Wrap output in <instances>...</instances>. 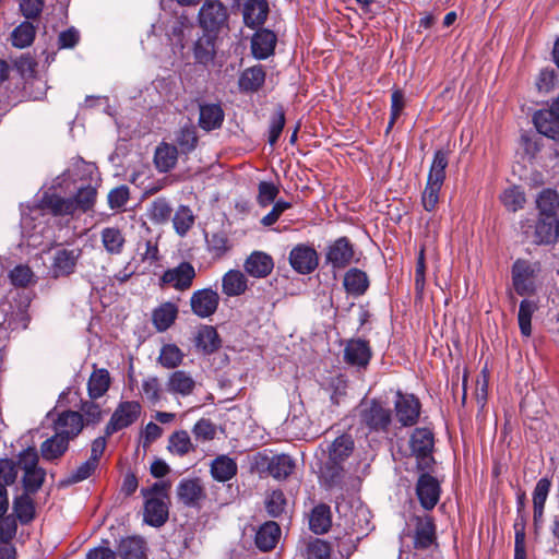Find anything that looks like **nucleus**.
Returning <instances> with one entry per match:
<instances>
[{
	"instance_id": "15",
	"label": "nucleus",
	"mask_w": 559,
	"mask_h": 559,
	"mask_svg": "<svg viewBox=\"0 0 559 559\" xmlns=\"http://www.w3.org/2000/svg\"><path fill=\"white\" fill-rule=\"evenodd\" d=\"M219 305V295L212 288H202L193 292L190 298V307L193 314L199 318L213 316Z\"/></svg>"
},
{
	"instance_id": "34",
	"label": "nucleus",
	"mask_w": 559,
	"mask_h": 559,
	"mask_svg": "<svg viewBox=\"0 0 559 559\" xmlns=\"http://www.w3.org/2000/svg\"><path fill=\"white\" fill-rule=\"evenodd\" d=\"M33 493L23 492L13 499V515L23 525L31 523L36 515V509L34 500L32 499Z\"/></svg>"
},
{
	"instance_id": "54",
	"label": "nucleus",
	"mask_w": 559,
	"mask_h": 559,
	"mask_svg": "<svg viewBox=\"0 0 559 559\" xmlns=\"http://www.w3.org/2000/svg\"><path fill=\"white\" fill-rule=\"evenodd\" d=\"M98 464L90 459L83 462L69 476L60 480V486L68 487L87 479L97 468Z\"/></svg>"
},
{
	"instance_id": "23",
	"label": "nucleus",
	"mask_w": 559,
	"mask_h": 559,
	"mask_svg": "<svg viewBox=\"0 0 559 559\" xmlns=\"http://www.w3.org/2000/svg\"><path fill=\"white\" fill-rule=\"evenodd\" d=\"M238 465L235 459L221 454L210 464V473L214 480L226 483L237 475Z\"/></svg>"
},
{
	"instance_id": "18",
	"label": "nucleus",
	"mask_w": 559,
	"mask_h": 559,
	"mask_svg": "<svg viewBox=\"0 0 559 559\" xmlns=\"http://www.w3.org/2000/svg\"><path fill=\"white\" fill-rule=\"evenodd\" d=\"M83 429V418L80 412L64 411L53 421V430L74 440Z\"/></svg>"
},
{
	"instance_id": "8",
	"label": "nucleus",
	"mask_w": 559,
	"mask_h": 559,
	"mask_svg": "<svg viewBox=\"0 0 559 559\" xmlns=\"http://www.w3.org/2000/svg\"><path fill=\"white\" fill-rule=\"evenodd\" d=\"M141 413V405L136 401L120 402L105 427L107 437L131 426L135 423Z\"/></svg>"
},
{
	"instance_id": "19",
	"label": "nucleus",
	"mask_w": 559,
	"mask_h": 559,
	"mask_svg": "<svg viewBox=\"0 0 559 559\" xmlns=\"http://www.w3.org/2000/svg\"><path fill=\"white\" fill-rule=\"evenodd\" d=\"M420 404L414 395L397 394L395 414L403 426H413L419 417Z\"/></svg>"
},
{
	"instance_id": "12",
	"label": "nucleus",
	"mask_w": 559,
	"mask_h": 559,
	"mask_svg": "<svg viewBox=\"0 0 559 559\" xmlns=\"http://www.w3.org/2000/svg\"><path fill=\"white\" fill-rule=\"evenodd\" d=\"M81 255V248H58L53 253L50 265L51 276L53 278H59L73 274Z\"/></svg>"
},
{
	"instance_id": "6",
	"label": "nucleus",
	"mask_w": 559,
	"mask_h": 559,
	"mask_svg": "<svg viewBox=\"0 0 559 559\" xmlns=\"http://www.w3.org/2000/svg\"><path fill=\"white\" fill-rule=\"evenodd\" d=\"M198 19L204 32L218 34L228 29V10L218 0L206 1L201 7Z\"/></svg>"
},
{
	"instance_id": "60",
	"label": "nucleus",
	"mask_w": 559,
	"mask_h": 559,
	"mask_svg": "<svg viewBox=\"0 0 559 559\" xmlns=\"http://www.w3.org/2000/svg\"><path fill=\"white\" fill-rule=\"evenodd\" d=\"M433 536L435 527L431 520L426 519L425 523L420 521L415 534V547L420 549L428 548L433 542Z\"/></svg>"
},
{
	"instance_id": "61",
	"label": "nucleus",
	"mask_w": 559,
	"mask_h": 559,
	"mask_svg": "<svg viewBox=\"0 0 559 559\" xmlns=\"http://www.w3.org/2000/svg\"><path fill=\"white\" fill-rule=\"evenodd\" d=\"M448 153L442 150H438L435 153L430 170L428 174V178L443 182L445 178V168L448 166Z\"/></svg>"
},
{
	"instance_id": "53",
	"label": "nucleus",
	"mask_w": 559,
	"mask_h": 559,
	"mask_svg": "<svg viewBox=\"0 0 559 559\" xmlns=\"http://www.w3.org/2000/svg\"><path fill=\"white\" fill-rule=\"evenodd\" d=\"M277 37H251V51L255 59L264 60L274 53Z\"/></svg>"
},
{
	"instance_id": "37",
	"label": "nucleus",
	"mask_w": 559,
	"mask_h": 559,
	"mask_svg": "<svg viewBox=\"0 0 559 559\" xmlns=\"http://www.w3.org/2000/svg\"><path fill=\"white\" fill-rule=\"evenodd\" d=\"M117 555L122 559H143L145 557V540L139 536L122 538L118 544Z\"/></svg>"
},
{
	"instance_id": "42",
	"label": "nucleus",
	"mask_w": 559,
	"mask_h": 559,
	"mask_svg": "<svg viewBox=\"0 0 559 559\" xmlns=\"http://www.w3.org/2000/svg\"><path fill=\"white\" fill-rule=\"evenodd\" d=\"M41 207L50 210L53 215H72L74 207L70 198L66 199L58 194L45 193L41 199Z\"/></svg>"
},
{
	"instance_id": "4",
	"label": "nucleus",
	"mask_w": 559,
	"mask_h": 559,
	"mask_svg": "<svg viewBox=\"0 0 559 559\" xmlns=\"http://www.w3.org/2000/svg\"><path fill=\"white\" fill-rule=\"evenodd\" d=\"M540 272L538 262L518 259L512 265V284L520 296H531L536 293V277Z\"/></svg>"
},
{
	"instance_id": "1",
	"label": "nucleus",
	"mask_w": 559,
	"mask_h": 559,
	"mask_svg": "<svg viewBox=\"0 0 559 559\" xmlns=\"http://www.w3.org/2000/svg\"><path fill=\"white\" fill-rule=\"evenodd\" d=\"M39 455L35 448H27L19 454V465L23 469L24 492L37 493L46 479V469L38 465Z\"/></svg>"
},
{
	"instance_id": "49",
	"label": "nucleus",
	"mask_w": 559,
	"mask_h": 559,
	"mask_svg": "<svg viewBox=\"0 0 559 559\" xmlns=\"http://www.w3.org/2000/svg\"><path fill=\"white\" fill-rule=\"evenodd\" d=\"M167 449L170 453L183 456L193 450L191 439L186 430L175 431L168 439Z\"/></svg>"
},
{
	"instance_id": "2",
	"label": "nucleus",
	"mask_w": 559,
	"mask_h": 559,
	"mask_svg": "<svg viewBox=\"0 0 559 559\" xmlns=\"http://www.w3.org/2000/svg\"><path fill=\"white\" fill-rule=\"evenodd\" d=\"M358 417L360 425L373 432H386L392 423L391 409L377 400L361 402Z\"/></svg>"
},
{
	"instance_id": "47",
	"label": "nucleus",
	"mask_w": 559,
	"mask_h": 559,
	"mask_svg": "<svg viewBox=\"0 0 559 559\" xmlns=\"http://www.w3.org/2000/svg\"><path fill=\"white\" fill-rule=\"evenodd\" d=\"M205 242L207 251L216 259L223 258L230 249L229 239L224 231L206 234Z\"/></svg>"
},
{
	"instance_id": "5",
	"label": "nucleus",
	"mask_w": 559,
	"mask_h": 559,
	"mask_svg": "<svg viewBox=\"0 0 559 559\" xmlns=\"http://www.w3.org/2000/svg\"><path fill=\"white\" fill-rule=\"evenodd\" d=\"M355 246L346 236L329 241L324 248V264L333 271L344 270L354 262Z\"/></svg>"
},
{
	"instance_id": "29",
	"label": "nucleus",
	"mask_w": 559,
	"mask_h": 559,
	"mask_svg": "<svg viewBox=\"0 0 559 559\" xmlns=\"http://www.w3.org/2000/svg\"><path fill=\"white\" fill-rule=\"evenodd\" d=\"M559 235L557 219L551 216H542L535 224L533 242L536 245L552 243Z\"/></svg>"
},
{
	"instance_id": "17",
	"label": "nucleus",
	"mask_w": 559,
	"mask_h": 559,
	"mask_svg": "<svg viewBox=\"0 0 559 559\" xmlns=\"http://www.w3.org/2000/svg\"><path fill=\"white\" fill-rule=\"evenodd\" d=\"M372 357L369 342L361 338H352L347 342L344 349V360L346 364L366 368Z\"/></svg>"
},
{
	"instance_id": "63",
	"label": "nucleus",
	"mask_w": 559,
	"mask_h": 559,
	"mask_svg": "<svg viewBox=\"0 0 559 559\" xmlns=\"http://www.w3.org/2000/svg\"><path fill=\"white\" fill-rule=\"evenodd\" d=\"M80 409L83 418V426L96 425L103 418L100 406L93 401H83Z\"/></svg>"
},
{
	"instance_id": "48",
	"label": "nucleus",
	"mask_w": 559,
	"mask_h": 559,
	"mask_svg": "<svg viewBox=\"0 0 559 559\" xmlns=\"http://www.w3.org/2000/svg\"><path fill=\"white\" fill-rule=\"evenodd\" d=\"M537 207L542 216L555 217L559 207V194L551 189H544L536 200Z\"/></svg>"
},
{
	"instance_id": "55",
	"label": "nucleus",
	"mask_w": 559,
	"mask_h": 559,
	"mask_svg": "<svg viewBox=\"0 0 559 559\" xmlns=\"http://www.w3.org/2000/svg\"><path fill=\"white\" fill-rule=\"evenodd\" d=\"M285 110L282 105H278L270 119L267 142L271 146L277 143L285 127Z\"/></svg>"
},
{
	"instance_id": "57",
	"label": "nucleus",
	"mask_w": 559,
	"mask_h": 559,
	"mask_svg": "<svg viewBox=\"0 0 559 559\" xmlns=\"http://www.w3.org/2000/svg\"><path fill=\"white\" fill-rule=\"evenodd\" d=\"M442 185L443 182L441 181H436L431 178L427 179V185L421 195L423 206L426 211L431 212L435 210Z\"/></svg>"
},
{
	"instance_id": "46",
	"label": "nucleus",
	"mask_w": 559,
	"mask_h": 559,
	"mask_svg": "<svg viewBox=\"0 0 559 559\" xmlns=\"http://www.w3.org/2000/svg\"><path fill=\"white\" fill-rule=\"evenodd\" d=\"M194 215L188 205H179L173 217V224L176 233L183 237L192 228L194 224Z\"/></svg>"
},
{
	"instance_id": "11",
	"label": "nucleus",
	"mask_w": 559,
	"mask_h": 559,
	"mask_svg": "<svg viewBox=\"0 0 559 559\" xmlns=\"http://www.w3.org/2000/svg\"><path fill=\"white\" fill-rule=\"evenodd\" d=\"M288 260L293 270L302 275L312 273L319 265L317 250L307 243L296 245L290 250Z\"/></svg>"
},
{
	"instance_id": "3",
	"label": "nucleus",
	"mask_w": 559,
	"mask_h": 559,
	"mask_svg": "<svg viewBox=\"0 0 559 559\" xmlns=\"http://www.w3.org/2000/svg\"><path fill=\"white\" fill-rule=\"evenodd\" d=\"M433 433L428 428H416L409 439L412 455L416 459L417 471H431L435 465L432 450Z\"/></svg>"
},
{
	"instance_id": "38",
	"label": "nucleus",
	"mask_w": 559,
	"mask_h": 559,
	"mask_svg": "<svg viewBox=\"0 0 559 559\" xmlns=\"http://www.w3.org/2000/svg\"><path fill=\"white\" fill-rule=\"evenodd\" d=\"M247 277L239 270H229L222 280L223 293L228 297L240 296L247 290Z\"/></svg>"
},
{
	"instance_id": "25",
	"label": "nucleus",
	"mask_w": 559,
	"mask_h": 559,
	"mask_svg": "<svg viewBox=\"0 0 559 559\" xmlns=\"http://www.w3.org/2000/svg\"><path fill=\"white\" fill-rule=\"evenodd\" d=\"M355 441L350 433H342L328 447V459L344 463L354 452Z\"/></svg>"
},
{
	"instance_id": "27",
	"label": "nucleus",
	"mask_w": 559,
	"mask_h": 559,
	"mask_svg": "<svg viewBox=\"0 0 559 559\" xmlns=\"http://www.w3.org/2000/svg\"><path fill=\"white\" fill-rule=\"evenodd\" d=\"M225 114L219 104L200 105L199 126L204 131L219 129L224 122Z\"/></svg>"
},
{
	"instance_id": "22",
	"label": "nucleus",
	"mask_w": 559,
	"mask_h": 559,
	"mask_svg": "<svg viewBox=\"0 0 559 559\" xmlns=\"http://www.w3.org/2000/svg\"><path fill=\"white\" fill-rule=\"evenodd\" d=\"M69 437L55 431L53 436L40 444V455L47 462H55L61 459L69 449Z\"/></svg>"
},
{
	"instance_id": "62",
	"label": "nucleus",
	"mask_w": 559,
	"mask_h": 559,
	"mask_svg": "<svg viewBox=\"0 0 559 559\" xmlns=\"http://www.w3.org/2000/svg\"><path fill=\"white\" fill-rule=\"evenodd\" d=\"M19 461L12 459H0V484L11 486L15 483L19 474Z\"/></svg>"
},
{
	"instance_id": "45",
	"label": "nucleus",
	"mask_w": 559,
	"mask_h": 559,
	"mask_svg": "<svg viewBox=\"0 0 559 559\" xmlns=\"http://www.w3.org/2000/svg\"><path fill=\"white\" fill-rule=\"evenodd\" d=\"M322 478L328 489L341 487L344 478L343 463L328 459L322 467Z\"/></svg>"
},
{
	"instance_id": "59",
	"label": "nucleus",
	"mask_w": 559,
	"mask_h": 559,
	"mask_svg": "<svg viewBox=\"0 0 559 559\" xmlns=\"http://www.w3.org/2000/svg\"><path fill=\"white\" fill-rule=\"evenodd\" d=\"M286 497L281 489L273 490L265 499V510L272 518L281 516L286 507Z\"/></svg>"
},
{
	"instance_id": "14",
	"label": "nucleus",
	"mask_w": 559,
	"mask_h": 559,
	"mask_svg": "<svg viewBox=\"0 0 559 559\" xmlns=\"http://www.w3.org/2000/svg\"><path fill=\"white\" fill-rule=\"evenodd\" d=\"M534 124L537 131L552 140L559 139V97L548 109L539 110L534 115Z\"/></svg>"
},
{
	"instance_id": "7",
	"label": "nucleus",
	"mask_w": 559,
	"mask_h": 559,
	"mask_svg": "<svg viewBox=\"0 0 559 559\" xmlns=\"http://www.w3.org/2000/svg\"><path fill=\"white\" fill-rule=\"evenodd\" d=\"M267 0H246L242 7V19L247 27L254 31L252 35H276L270 28H263L269 15Z\"/></svg>"
},
{
	"instance_id": "36",
	"label": "nucleus",
	"mask_w": 559,
	"mask_h": 559,
	"mask_svg": "<svg viewBox=\"0 0 559 559\" xmlns=\"http://www.w3.org/2000/svg\"><path fill=\"white\" fill-rule=\"evenodd\" d=\"M178 317V308L167 301L157 307L152 313V322L158 332L167 331Z\"/></svg>"
},
{
	"instance_id": "28",
	"label": "nucleus",
	"mask_w": 559,
	"mask_h": 559,
	"mask_svg": "<svg viewBox=\"0 0 559 559\" xmlns=\"http://www.w3.org/2000/svg\"><path fill=\"white\" fill-rule=\"evenodd\" d=\"M281 537V527L274 521L263 523L255 533V546L262 551L272 550Z\"/></svg>"
},
{
	"instance_id": "39",
	"label": "nucleus",
	"mask_w": 559,
	"mask_h": 559,
	"mask_svg": "<svg viewBox=\"0 0 559 559\" xmlns=\"http://www.w3.org/2000/svg\"><path fill=\"white\" fill-rule=\"evenodd\" d=\"M110 386V374L105 368L92 372L87 382V392L91 400L102 397Z\"/></svg>"
},
{
	"instance_id": "24",
	"label": "nucleus",
	"mask_w": 559,
	"mask_h": 559,
	"mask_svg": "<svg viewBox=\"0 0 559 559\" xmlns=\"http://www.w3.org/2000/svg\"><path fill=\"white\" fill-rule=\"evenodd\" d=\"M166 389L171 394L189 396L195 389V380L185 370L171 372L166 382Z\"/></svg>"
},
{
	"instance_id": "21",
	"label": "nucleus",
	"mask_w": 559,
	"mask_h": 559,
	"mask_svg": "<svg viewBox=\"0 0 559 559\" xmlns=\"http://www.w3.org/2000/svg\"><path fill=\"white\" fill-rule=\"evenodd\" d=\"M169 516L167 502L162 498H147L144 503V522L153 527L164 525Z\"/></svg>"
},
{
	"instance_id": "64",
	"label": "nucleus",
	"mask_w": 559,
	"mask_h": 559,
	"mask_svg": "<svg viewBox=\"0 0 559 559\" xmlns=\"http://www.w3.org/2000/svg\"><path fill=\"white\" fill-rule=\"evenodd\" d=\"M280 193V189L270 181H261L258 187L257 201L260 206L265 207L272 204Z\"/></svg>"
},
{
	"instance_id": "58",
	"label": "nucleus",
	"mask_w": 559,
	"mask_h": 559,
	"mask_svg": "<svg viewBox=\"0 0 559 559\" xmlns=\"http://www.w3.org/2000/svg\"><path fill=\"white\" fill-rule=\"evenodd\" d=\"M503 205L512 212H516L525 204V194L520 187H511L506 189L500 197Z\"/></svg>"
},
{
	"instance_id": "13",
	"label": "nucleus",
	"mask_w": 559,
	"mask_h": 559,
	"mask_svg": "<svg viewBox=\"0 0 559 559\" xmlns=\"http://www.w3.org/2000/svg\"><path fill=\"white\" fill-rule=\"evenodd\" d=\"M15 305H9L12 309L11 313H5L2 321H0V328L9 330L27 329L31 322V316L28 308L31 305V297L28 295H21L19 299L14 300Z\"/></svg>"
},
{
	"instance_id": "44",
	"label": "nucleus",
	"mask_w": 559,
	"mask_h": 559,
	"mask_svg": "<svg viewBox=\"0 0 559 559\" xmlns=\"http://www.w3.org/2000/svg\"><path fill=\"white\" fill-rule=\"evenodd\" d=\"M537 309V302L534 300L523 299L520 302L518 322L521 334L525 337L532 334V317Z\"/></svg>"
},
{
	"instance_id": "35",
	"label": "nucleus",
	"mask_w": 559,
	"mask_h": 559,
	"mask_svg": "<svg viewBox=\"0 0 559 559\" xmlns=\"http://www.w3.org/2000/svg\"><path fill=\"white\" fill-rule=\"evenodd\" d=\"M346 292L352 296H362L369 287L368 275L356 267L349 269L343 280Z\"/></svg>"
},
{
	"instance_id": "26",
	"label": "nucleus",
	"mask_w": 559,
	"mask_h": 559,
	"mask_svg": "<svg viewBox=\"0 0 559 559\" xmlns=\"http://www.w3.org/2000/svg\"><path fill=\"white\" fill-rule=\"evenodd\" d=\"M265 71L263 66L257 64L243 70L238 79V87L241 92H258L265 82Z\"/></svg>"
},
{
	"instance_id": "20",
	"label": "nucleus",
	"mask_w": 559,
	"mask_h": 559,
	"mask_svg": "<svg viewBox=\"0 0 559 559\" xmlns=\"http://www.w3.org/2000/svg\"><path fill=\"white\" fill-rule=\"evenodd\" d=\"M273 267V258L263 251H253L243 263L246 273L255 278L266 277Z\"/></svg>"
},
{
	"instance_id": "16",
	"label": "nucleus",
	"mask_w": 559,
	"mask_h": 559,
	"mask_svg": "<svg viewBox=\"0 0 559 559\" xmlns=\"http://www.w3.org/2000/svg\"><path fill=\"white\" fill-rule=\"evenodd\" d=\"M421 474L416 484V493L421 507L426 510L432 509L439 500V483L430 474L431 471H420Z\"/></svg>"
},
{
	"instance_id": "41",
	"label": "nucleus",
	"mask_w": 559,
	"mask_h": 559,
	"mask_svg": "<svg viewBox=\"0 0 559 559\" xmlns=\"http://www.w3.org/2000/svg\"><path fill=\"white\" fill-rule=\"evenodd\" d=\"M217 37H198L193 47L194 59L198 63L207 66L214 60L216 55V40Z\"/></svg>"
},
{
	"instance_id": "33",
	"label": "nucleus",
	"mask_w": 559,
	"mask_h": 559,
	"mask_svg": "<svg viewBox=\"0 0 559 559\" xmlns=\"http://www.w3.org/2000/svg\"><path fill=\"white\" fill-rule=\"evenodd\" d=\"M296 467L295 461L288 454L273 455L266 466L267 473L277 480H284L293 474Z\"/></svg>"
},
{
	"instance_id": "43",
	"label": "nucleus",
	"mask_w": 559,
	"mask_h": 559,
	"mask_svg": "<svg viewBox=\"0 0 559 559\" xmlns=\"http://www.w3.org/2000/svg\"><path fill=\"white\" fill-rule=\"evenodd\" d=\"M97 190L92 185H86L78 189L75 195L70 198V202L76 211L87 212L94 207L96 201Z\"/></svg>"
},
{
	"instance_id": "10",
	"label": "nucleus",
	"mask_w": 559,
	"mask_h": 559,
	"mask_svg": "<svg viewBox=\"0 0 559 559\" xmlns=\"http://www.w3.org/2000/svg\"><path fill=\"white\" fill-rule=\"evenodd\" d=\"M197 276L194 266L187 261L180 262L177 266L167 269L159 278L162 286L169 285L176 290L185 292L191 288Z\"/></svg>"
},
{
	"instance_id": "9",
	"label": "nucleus",
	"mask_w": 559,
	"mask_h": 559,
	"mask_svg": "<svg viewBox=\"0 0 559 559\" xmlns=\"http://www.w3.org/2000/svg\"><path fill=\"white\" fill-rule=\"evenodd\" d=\"M176 495L182 506L191 509H200L206 499L205 488L199 477L182 478L176 487Z\"/></svg>"
},
{
	"instance_id": "32",
	"label": "nucleus",
	"mask_w": 559,
	"mask_h": 559,
	"mask_svg": "<svg viewBox=\"0 0 559 559\" xmlns=\"http://www.w3.org/2000/svg\"><path fill=\"white\" fill-rule=\"evenodd\" d=\"M195 346L205 355L215 353L222 346V340L212 325H202L195 336Z\"/></svg>"
},
{
	"instance_id": "52",
	"label": "nucleus",
	"mask_w": 559,
	"mask_h": 559,
	"mask_svg": "<svg viewBox=\"0 0 559 559\" xmlns=\"http://www.w3.org/2000/svg\"><path fill=\"white\" fill-rule=\"evenodd\" d=\"M199 138L193 126L182 127L177 136L176 143L182 154H190L198 145Z\"/></svg>"
},
{
	"instance_id": "40",
	"label": "nucleus",
	"mask_w": 559,
	"mask_h": 559,
	"mask_svg": "<svg viewBox=\"0 0 559 559\" xmlns=\"http://www.w3.org/2000/svg\"><path fill=\"white\" fill-rule=\"evenodd\" d=\"M102 243L109 254H120L123 251L126 239L118 227H105L100 231Z\"/></svg>"
},
{
	"instance_id": "30",
	"label": "nucleus",
	"mask_w": 559,
	"mask_h": 559,
	"mask_svg": "<svg viewBox=\"0 0 559 559\" xmlns=\"http://www.w3.org/2000/svg\"><path fill=\"white\" fill-rule=\"evenodd\" d=\"M178 147L168 143H160L154 154V164L158 171L168 173L175 168L178 160Z\"/></svg>"
},
{
	"instance_id": "51",
	"label": "nucleus",
	"mask_w": 559,
	"mask_h": 559,
	"mask_svg": "<svg viewBox=\"0 0 559 559\" xmlns=\"http://www.w3.org/2000/svg\"><path fill=\"white\" fill-rule=\"evenodd\" d=\"M185 354L175 344H166L162 347L158 362L167 369H175L181 365Z\"/></svg>"
},
{
	"instance_id": "50",
	"label": "nucleus",
	"mask_w": 559,
	"mask_h": 559,
	"mask_svg": "<svg viewBox=\"0 0 559 559\" xmlns=\"http://www.w3.org/2000/svg\"><path fill=\"white\" fill-rule=\"evenodd\" d=\"M173 213L170 203L165 198H157L148 207V218L154 224H165Z\"/></svg>"
},
{
	"instance_id": "31",
	"label": "nucleus",
	"mask_w": 559,
	"mask_h": 559,
	"mask_svg": "<svg viewBox=\"0 0 559 559\" xmlns=\"http://www.w3.org/2000/svg\"><path fill=\"white\" fill-rule=\"evenodd\" d=\"M332 526V513L330 506L320 503L316 506L309 515V528L317 535L325 534Z\"/></svg>"
},
{
	"instance_id": "56",
	"label": "nucleus",
	"mask_w": 559,
	"mask_h": 559,
	"mask_svg": "<svg viewBox=\"0 0 559 559\" xmlns=\"http://www.w3.org/2000/svg\"><path fill=\"white\" fill-rule=\"evenodd\" d=\"M331 545L320 538L310 540L304 550L305 559H330L331 557Z\"/></svg>"
}]
</instances>
